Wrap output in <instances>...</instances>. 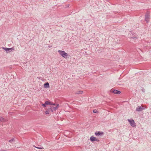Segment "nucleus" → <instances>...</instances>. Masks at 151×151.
<instances>
[{"label": "nucleus", "instance_id": "f257e3e1", "mask_svg": "<svg viewBox=\"0 0 151 151\" xmlns=\"http://www.w3.org/2000/svg\"><path fill=\"white\" fill-rule=\"evenodd\" d=\"M58 52L64 58H67V56L68 55V54L64 51L59 50L58 51Z\"/></svg>", "mask_w": 151, "mask_h": 151}, {"label": "nucleus", "instance_id": "f03ea898", "mask_svg": "<svg viewBox=\"0 0 151 151\" xmlns=\"http://www.w3.org/2000/svg\"><path fill=\"white\" fill-rule=\"evenodd\" d=\"M128 121L129 122L130 125L133 127L136 126L135 124L133 119H128Z\"/></svg>", "mask_w": 151, "mask_h": 151}, {"label": "nucleus", "instance_id": "7ed1b4c3", "mask_svg": "<svg viewBox=\"0 0 151 151\" xmlns=\"http://www.w3.org/2000/svg\"><path fill=\"white\" fill-rule=\"evenodd\" d=\"M2 48L6 52L8 53L9 52H10L12 50H14L13 48H6L4 47H2Z\"/></svg>", "mask_w": 151, "mask_h": 151}, {"label": "nucleus", "instance_id": "20e7f679", "mask_svg": "<svg viewBox=\"0 0 151 151\" xmlns=\"http://www.w3.org/2000/svg\"><path fill=\"white\" fill-rule=\"evenodd\" d=\"M145 109L144 107L141 106H138L136 108V111H140L144 110Z\"/></svg>", "mask_w": 151, "mask_h": 151}, {"label": "nucleus", "instance_id": "39448f33", "mask_svg": "<svg viewBox=\"0 0 151 151\" xmlns=\"http://www.w3.org/2000/svg\"><path fill=\"white\" fill-rule=\"evenodd\" d=\"M111 92L115 94H119L121 93V92L120 91H118L116 90L112 89H111Z\"/></svg>", "mask_w": 151, "mask_h": 151}, {"label": "nucleus", "instance_id": "423d86ee", "mask_svg": "<svg viewBox=\"0 0 151 151\" xmlns=\"http://www.w3.org/2000/svg\"><path fill=\"white\" fill-rule=\"evenodd\" d=\"M145 21L147 23H148L150 19V15L148 14H146L145 15Z\"/></svg>", "mask_w": 151, "mask_h": 151}, {"label": "nucleus", "instance_id": "0eeeda50", "mask_svg": "<svg viewBox=\"0 0 151 151\" xmlns=\"http://www.w3.org/2000/svg\"><path fill=\"white\" fill-rule=\"evenodd\" d=\"M95 134L96 136L103 135L104 134V132H102L97 131L95 133Z\"/></svg>", "mask_w": 151, "mask_h": 151}, {"label": "nucleus", "instance_id": "6e6552de", "mask_svg": "<svg viewBox=\"0 0 151 151\" xmlns=\"http://www.w3.org/2000/svg\"><path fill=\"white\" fill-rule=\"evenodd\" d=\"M96 138L95 137H94L93 136H91L90 138V140L91 142H94L95 141Z\"/></svg>", "mask_w": 151, "mask_h": 151}, {"label": "nucleus", "instance_id": "1a4fd4ad", "mask_svg": "<svg viewBox=\"0 0 151 151\" xmlns=\"http://www.w3.org/2000/svg\"><path fill=\"white\" fill-rule=\"evenodd\" d=\"M44 87L45 88H48L49 87V84L47 82L44 85Z\"/></svg>", "mask_w": 151, "mask_h": 151}, {"label": "nucleus", "instance_id": "9d476101", "mask_svg": "<svg viewBox=\"0 0 151 151\" xmlns=\"http://www.w3.org/2000/svg\"><path fill=\"white\" fill-rule=\"evenodd\" d=\"M49 109L52 112H53L54 111H55L56 110L55 109V107L53 106H51L50 108Z\"/></svg>", "mask_w": 151, "mask_h": 151}, {"label": "nucleus", "instance_id": "9b49d317", "mask_svg": "<svg viewBox=\"0 0 151 151\" xmlns=\"http://www.w3.org/2000/svg\"><path fill=\"white\" fill-rule=\"evenodd\" d=\"M83 93V91H77L76 92V94H81L82 93Z\"/></svg>", "mask_w": 151, "mask_h": 151}, {"label": "nucleus", "instance_id": "f8f14e48", "mask_svg": "<svg viewBox=\"0 0 151 151\" xmlns=\"http://www.w3.org/2000/svg\"><path fill=\"white\" fill-rule=\"evenodd\" d=\"M45 104L46 105H51V103L48 101H47L45 102Z\"/></svg>", "mask_w": 151, "mask_h": 151}, {"label": "nucleus", "instance_id": "ddd939ff", "mask_svg": "<svg viewBox=\"0 0 151 151\" xmlns=\"http://www.w3.org/2000/svg\"><path fill=\"white\" fill-rule=\"evenodd\" d=\"M5 121V119L2 117H0V121L4 122Z\"/></svg>", "mask_w": 151, "mask_h": 151}, {"label": "nucleus", "instance_id": "4468645a", "mask_svg": "<svg viewBox=\"0 0 151 151\" xmlns=\"http://www.w3.org/2000/svg\"><path fill=\"white\" fill-rule=\"evenodd\" d=\"M130 39H133V40H136L137 39V38L136 37H131L130 38Z\"/></svg>", "mask_w": 151, "mask_h": 151}, {"label": "nucleus", "instance_id": "2eb2a0df", "mask_svg": "<svg viewBox=\"0 0 151 151\" xmlns=\"http://www.w3.org/2000/svg\"><path fill=\"white\" fill-rule=\"evenodd\" d=\"M14 141V139H12L10 140L9 141V142H12Z\"/></svg>", "mask_w": 151, "mask_h": 151}, {"label": "nucleus", "instance_id": "dca6fc26", "mask_svg": "<svg viewBox=\"0 0 151 151\" xmlns=\"http://www.w3.org/2000/svg\"><path fill=\"white\" fill-rule=\"evenodd\" d=\"M59 106V104H57L56 107H55V109H58V107Z\"/></svg>", "mask_w": 151, "mask_h": 151}, {"label": "nucleus", "instance_id": "f3484780", "mask_svg": "<svg viewBox=\"0 0 151 151\" xmlns=\"http://www.w3.org/2000/svg\"><path fill=\"white\" fill-rule=\"evenodd\" d=\"M34 147L37 148H38V149H42L43 148V147H35V146H34Z\"/></svg>", "mask_w": 151, "mask_h": 151}, {"label": "nucleus", "instance_id": "a211bd4d", "mask_svg": "<svg viewBox=\"0 0 151 151\" xmlns=\"http://www.w3.org/2000/svg\"><path fill=\"white\" fill-rule=\"evenodd\" d=\"M45 114H49V112L48 111H46L45 112Z\"/></svg>", "mask_w": 151, "mask_h": 151}, {"label": "nucleus", "instance_id": "6ab92c4d", "mask_svg": "<svg viewBox=\"0 0 151 151\" xmlns=\"http://www.w3.org/2000/svg\"><path fill=\"white\" fill-rule=\"evenodd\" d=\"M97 112V111L96 110H93V112L94 113H96Z\"/></svg>", "mask_w": 151, "mask_h": 151}, {"label": "nucleus", "instance_id": "aec40b11", "mask_svg": "<svg viewBox=\"0 0 151 151\" xmlns=\"http://www.w3.org/2000/svg\"><path fill=\"white\" fill-rule=\"evenodd\" d=\"M42 106L44 107H45L46 106V105L45 104V103L42 104Z\"/></svg>", "mask_w": 151, "mask_h": 151}, {"label": "nucleus", "instance_id": "412c9836", "mask_svg": "<svg viewBox=\"0 0 151 151\" xmlns=\"http://www.w3.org/2000/svg\"><path fill=\"white\" fill-rule=\"evenodd\" d=\"M95 141H97V142H99V140L98 139H96Z\"/></svg>", "mask_w": 151, "mask_h": 151}, {"label": "nucleus", "instance_id": "4be33fe9", "mask_svg": "<svg viewBox=\"0 0 151 151\" xmlns=\"http://www.w3.org/2000/svg\"><path fill=\"white\" fill-rule=\"evenodd\" d=\"M55 105V104H51V105Z\"/></svg>", "mask_w": 151, "mask_h": 151}]
</instances>
